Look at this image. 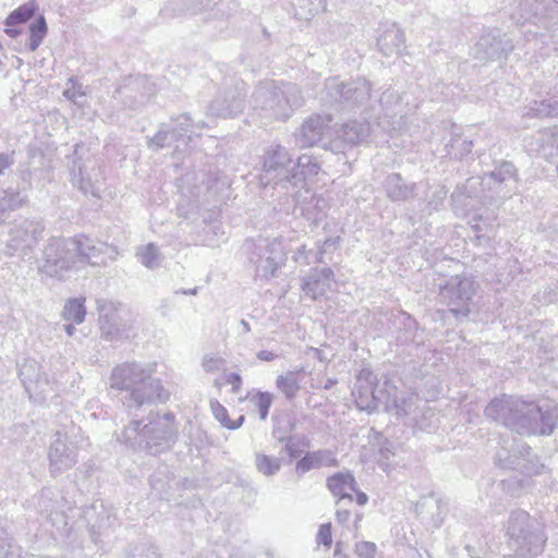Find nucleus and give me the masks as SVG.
Returning <instances> with one entry per match:
<instances>
[{"instance_id": "6", "label": "nucleus", "mask_w": 558, "mask_h": 558, "mask_svg": "<svg viewBox=\"0 0 558 558\" xmlns=\"http://www.w3.org/2000/svg\"><path fill=\"white\" fill-rule=\"evenodd\" d=\"M517 23H542L545 28L551 31L558 23V0H522L518 12L511 14Z\"/></svg>"}, {"instance_id": "27", "label": "nucleus", "mask_w": 558, "mask_h": 558, "mask_svg": "<svg viewBox=\"0 0 558 558\" xmlns=\"http://www.w3.org/2000/svg\"><path fill=\"white\" fill-rule=\"evenodd\" d=\"M363 519V514L362 513H356L355 514V527L359 529V523L361 522V520Z\"/></svg>"}, {"instance_id": "17", "label": "nucleus", "mask_w": 558, "mask_h": 558, "mask_svg": "<svg viewBox=\"0 0 558 558\" xmlns=\"http://www.w3.org/2000/svg\"><path fill=\"white\" fill-rule=\"evenodd\" d=\"M215 386L219 391H221L223 387L230 386V392L238 393L242 386V378L236 373L223 374L220 378L216 379Z\"/></svg>"}, {"instance_id": "19", "label": "nucleus", "mask_w": 558, "mask_h": 558, "mask_svg": "<svg viewBox=\"0 0 558 558\" xmlns=\"http://www.w3.org/2000/svg\"><path fill=\"white\" fill-rule=\"evenodd\" d=\"M354 553L359 558H375L377 546L373 542L362 541L355 544Z\"/></svg>"}, {"instance_id": "9", "label": "nucleus", "mask_w": 558, "mask_h": 558, "mask_svg": "<svg viewBox=\"0 0 558 558\" xmlns=\"http://www.w3.org/2000/svg\"><path fill=\"white\" fill-rule=\"evenodd\" d=\"M37 5L34 1L23 3L14 9L4 20V33L10 38H16L24 32V26L36 14Z\"/></svg>"}, {"instance_id": "10", "label": "nucleus", "mask_w": 558, "mask_h": 558, "mask_svg": "<svg viewBox=\"0 0 558 558\" xmlns=\"http://www.w3.org/2000/svg\"><path fill=\"white\" fill-rule=\"evenodd\" d=\"M531 150L542 155L544 158H550L558 155V126H551L538 131L531 143Z\"/></svg>"}, {"instance_id": "14", "label": "nucleus", "mask_w": 558, "mask_h": 558, "mask_svg": "<svg viewBox=\"0 0 558 558\" xmlns=\"http://www.w3.org/2000/svg\"><path fill=\"white\" fill-rule=\"evenodd\" d=\"M48 33V26L44 15H38L28 26L26 47L29 51H35Z\"/></svg>"}, {"instance_id": "13", "label": "nucleus", "mask_w": 558, "mask_h": 558, "mask_svg": "<svg viewBox=\"0 0 558 558\" xmlns=\"http://www.w3.org/2000/svg\"><path fill=\"white\" fill-rule=\"evenodd\" d=\"M523 116L529 118H547L558 116V95H553L541 101L534 100L529 105Z\"/></svg>"}, {"instance_id": "29", "label": "nucleus", "mask_w": 558, "mask_h": 558, "mask_svg": "<svg viewBox=\"0 0 558 558\" xmlns=\"http://www.w3.org/2000/svg\"><path fill=\"white\" fill-rule=\"evenodd\" d=\"M335 554H340V545L338 544L337 547H336V550H335Z\"/></svg>"}, {"instance_id": "8", "label": "nucleus", "mask_w": 558, "mask_h": 558, "mask_svg": "<svg viewBox=\"0 0 558 558\" xmlns=\"http://www.w3.org/2000/svg\"><path fill=\"white\" fill-rule=\"evenodd\" d=\"M327 487L330 493L339 499L352 500V494L360 506H364L368 501L365 493L357 489L354 476L349 472H338L327 478Z\"/></svg>"}, {"instance_id": "26", "label": "nucleus", "mask_w": 558, "mask_h": 558, "mask_svg": "<svg viewBox=\"0 0 558 558\" xmlns=\"http://www.w3.org/2000/svg\"><path fill=\"white\" fill-rule=\"evenodd\" d=\"M11 165V160L8 156L0 154V173Z\"/></svg>"}, {"instance_id": "7", "label": "nucleus", "mask_w": 558, "mask_h": 558, "mask_svg": "<svg viewBox=\"0 0 558 558\" xmlns=\"http://www.w3.org/2000/svg\"><path fill=\"white\" fill-rule=\"evenodd\" d=\"M513 49L511 40L500 29L483 34L473 47V56L480 61L500 59Z\"/></svg>"}, {"instance_id": "20", "label": "nucleus", "mask_w": 558, "mask_h": 558, "mask_svg": "<svg viewBox=\"0 0 558 558\" xmlns=\"http://www.w3.org/2000/svg\"><path fill=\"white\" fill-rule=\"evenodd\" d=\"M316 541L318 544L330 548L332 544V529L330 523L322 524L318 529Z\"/></svg>"}, {"instance_id": "21", "label": "nucleus", "mask_w": 558, "mask_h": 558, "mask_svg": "<svg viewBox=\"0 0 558 558\" xmlns=\"http://www.w3.org/2000/svg\"><path fill=\"white\" fill-rule=\"evenodd\" d=\"M271 396L267 392H260L256 397V408L262 420L266 418L269 408L271 405Z\"/></svg>"}, {"instance_id": "24", "label": "nucleus", "mask_w": 558, "mask_h": 558, "mask_svg": "<svg viewBox=\"0 0 558 558\" xmlns=\"http://www.w3.org/2000/svg\"><path fill=\"white\" fill-rule=\"evenodd\" d=\"M142 260L146 266L150 267L153 265L154 257H153V246L151 245L146 248V252L142 256Z\"/></svg>"}, {"instance_id": "15", "label": "nucleus", "mask_w": 558, "mask_h": 558, "mask_svg": "<svg viewBox=\"0 0 558 558\" xmlns=\"http://www.w3.org/2000/svg\"><path fill=\"white\" fill-rule=\"evenodd\" d=\"M84 303V298L69 300L63 311L64 319L73 322L74 324L83 323L86 315Z\"/></svg>"}, {"instance_id": "23", "label": "nucleus", "mask_w": 558, "mask_h": 558, "mask_svg": "<svg viewBox=\"0 0 558 558\" xmlns=\"http://www.w3.org/2000/svg\"><path fill=\"white\" fill-rule=\"evenodd\" d=\"M351 518V511L348 510V509H338L337 512H336V520L338 521V523L340 524H345L349 522Z\"/></svg>"}, {"instance_id": "25", "label": "nucleus", "mask_w": 558, "mask_h": 558, "mask_svg": "<svg viewBox=\"0 0 558 558\" xmlns=\"http://www.w3.org/2000/svg\"><path fill=\"white\" fill-rule=\"evenodd\" d=\"M473 148V143L471 141H463L460 147L461 156L468 155L471 153Z\"/></svg>"}, {"instance_id": "1", "label": "nucleus", "mask_w": 558, "mask_h": 558, "mask_svg": "<svg viewBox=\"0 0 558 558\" xmlns=\"http://www.w3.org/2000/svg\"><path fill=\"white\" fill-rule=\"evenodd\" d=\"M485 415L521 435H550L558 422V405L550 400L536 403L502 395L489 402Z\"/></svg>"}, {"instance_id": "11", "label": "nucleus", "mask_w": 558, "mask_h": 558, "mask_svg": "<svg viewBox=\"0 0 558 558\" xmlns=\"http://www.w3.org/2000/svg\"><path fill=\"white\" fill-rule=\"evenodd\" d=\"M475 290V283L470 278H462L456 283V319L460 316L466 317L471 312Z\"/></svg>"}, {"instance_id": "2", "label": "nucleus", "mask_w": 558, "mask_h": 558, "mask_svg": "<svg viewBox=\"0 0 558 558\" xmlns=\"http://www.w3.org/2000/svg\"><path fill=\"white\" fill-rule=\"evenodd\" d=\"M518 189L517 169L511 162H501L484 175L471 177L464 184L469 197L494 205L510 198Z\"/></svg>"}, {"instance_id": "22", "label": "nucleus", "mask_w": 558, "mask_h": 558, "mask_svg": "<svg viewBox=\"0 0 558 558\" xmlns=\"http://www.w3.org/2000/svg\"><path fill=\"white\" fill-rule=\"evenodd\" d=\"M319 457L316 453H307L298 462V469L302 472L308 471L319 464Z\"/></svg>"}, {"instance_id": "28", "label": "nucleus", "mask_w": 558, "mask_h": 558, "mask_svg": "<svg viewBox=\"0 0 558 558\" xmlns=\"http://www.w3.org/2000/svg\"><path fill=\"white\" fill-rule=\"evenodd\" d=\"M73 329H74V328H73V326H68V327H66L68 333H69V335H72Z\"/></svg>"}, {"instance_id": "5", "label": "nucleus", "mask_w": 558, "mask_h": 558, "mask_svg": "<svg viewBox=\"0 0 558 558\" xmlns=\"http://www.w3.org/2000/svg\"><path fill=\"white\" fill-rule=\"evenodd\" d=\"M531 448L522 439H512L511 444L505 440L495 456V463L501 469L520 470L527 475L539 474L545 466L537 461L529 459Z\"/></svg>"}, {"instance_id": "12", "label": "nucleus", "mask_w": 558, "mask_h": 558, "mask_svg": "<svg viewBox=\"0 0 558 558\" xmlns=\"http://www.w3.org/2000/svg\"><path fill=\"white\" fill-rule=\"evenodd\" d=\"M302 375V369L289 371L278 376L276 386L286 398L293 399L301 389Z\"/></svg>"}, {"instance_id": "3", "label": "nucleus", "mask_w": 558, "mask_h": 558, "mask_svg": "<svg viewBox=\"0 0 558 558\" xmlns=\"http://www.w3.org/2000/svg\"><path fill=\"white\" fill-rule=\"evenodd\" d=\"M508 546L513 558H530L542 553L546 536L542 525L526 511H512L507 524Z\"/></svg>"}, {"instance_id": "18", "label": "nucleus", "mask_w": 558, "mask_h": 558, "mask_svg": "<svg viewBox=\"0 0 558 558\" xmlns=\"http://www.w3.org/2000/svg\"><path fill=\"white\" fill-rule=\"evenodd\" d=\"M257 469L265 475H271L279 470V461L265 454L258 456L256 459Z\"/></svg>"}, {"instance_id": "4", "label": "nucleus", "mask_w": 558, "mask_h": 558, "mask_svg": "<svg viewBox=\"0 0 558 558\" xmlns=\"http://www.w3.org/2000/svg\"><path fill=\"white\" fill-rule=\"evenodd\" d=\"M459 197H463V199L459 201L462 203L463 208L461 214L454 213V216H458L470 227L474 233L472 241L476 245L488 243L498 228L497 214L488 208L489 204H482L475 198L469 197L464 185L459 191Z\"/></svg>"}, {"instance_id": "16", "label": "nucleus", "mask_w": 558, "mask_h": 558, "mask_svg": "<svg viewBox=\"0 0 558 558\" xmlns=\"http://www.w3.org/2000/svg\"><path fill=\"white\" fill-rule=\"evenodd\" d=\"M210 409L214 416L227 428L235 429L240 427L244 421V416L240 415L238 420L232 421L228 416L227 409L221 405L218 401L210 402Z\"/></svg>"}]
</instances>
